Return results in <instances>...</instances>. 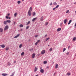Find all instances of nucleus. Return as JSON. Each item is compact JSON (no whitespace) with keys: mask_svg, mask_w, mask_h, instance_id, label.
<instances>
[{"mask_svg":"<svg viewBox=\"0 0 76 76\" xmlns=\"http://www.w3.org/2000/svg\"><path fill=\"white\" fill-rule=\"evenodd\" d=\"M32 7H30L28 13V15L29 16H31V12H32Z\"/></svg>","mask_w":76,"mask_h":76,"instance_id":"1","label":"nucleus"},{"mask_svg":"<svg viewBox=\"0 0 76 76\" xmlns=\"http://www.w3.org/2000/svg\"><path fill=\"white\" fill-rule=\"evenodd\" d=\"M9 29V26H8L7 25L6 26H5L4 30V31H6V30H7V29Z\"/></svg>","mask_w":76,"mask_h":76,"instance_id":"2","label":"nucleus"},{"mask_svg":"<svg viewBox=\"0 0 76 76\" xmlns=\"http://www.w3.org/2000/svg\"><path fill=\"white\" fill-rule=\"evenodd\" d=\"M45 53V50H43L41 51V54H44Z\"/></svg>","mask_w":76,"mask_h":76,"instance_id":"3","label":"nucleus"},{"mask_svg":"<svg viewBox=\"0 0 76 76\" xmlns=\"http://www.w3.org/2000/svg\"><path fill=\"white\" fill-rule=\"evenodd\" d=\"M37 70H38V68L37 67H35L34 70V72H35L37 71Z\"/></svg>","mask_w":76,"mask_h":76,"instance_id":"4","label":"nucleus"},{"mask_svg":"<svg viewBox=\"0 0 76 76\" xmlns=\"http://www.w3.org/2000/svg\"><path fill=\"white\" fill-rule=\"evenodd\" d=\"M40 72L41 73H43L44 72V70L43 69H41L40 70Z\"/></svg>","mask_w":76,"mask_h":76,"instance_id":"5","label":"nucleus"},{"mask_svg":"<svg viewBox=\"0 0 76 76\" xmlns=\"http://www.w3.org/2000/svg\"><path fill=\"white\" fill-rule=\"evenodd\" d=\"M19 35H20V34H17L16 36L14 37V38H18V37H19Z\"/></svg>","mask_w":76,"mask_h":76,"instance_id":"6","label":"nucleus"},{"mask_svg":"<svg viewBox=\"0 0 76 76\" xmlns=\"http://www.w3.org/2000/svg\"><path fill=\"white\" fill-rule=\"evenodd\" d=\"M35 53H33L32 55V58H34L35 57Z\"/></svg>","mask_w":76,"mask_h":76,"instance_id":"7","label":"nucleus"},{"mask_svg":"<svg viewBox=\"0 0 76 76\" xmlns=\"http://www.w3.org/2000/svg\"><path fill=\"white\" fill-rule=\"evenodd\" d=\"M40 20L41 21H43L44 20V17L42 16L40 18Z\"/></svg>","mask_w":76,"mask_h":76,"instance_id":"8","label":"nucleus"},{"mask_svg":"<svg viewBox=\"0 0 76 76\" xmlns=\"http://www.w3.org/2000/svg\"><path fill=\"white\" fill-rule=\"evenodd\" d=\"M2 76H6L7 75V74L6 73H3L2 74Z\"/></svg>","mask_w":76,"mask_h":76,"instance_id":"9","label":"nucleus"},{"mask_svg":"<svg viewBox=\"0 0 76 76\" xmlns=\"http://www.w3.org/2000/svg\"><path fill=\"white\" fill-rule=\"evenodd\" d=\"M50 39L49 37H48V38H46V40H45L44 42H46V41H47L48 40Z\"/></svg>","mask_w":76,"mask_h":76,"instance_id":"10","label":"nucleus"},{"mask_svg":"<svg viewBox=\"0 0 76 76\" xmlns=\"http://www.w3.org/2000/svg\"><path fill=\"white\" fill-rule=\"evenodd\" d=\"M0 46L3 48H4V47H5V45H1Z\"/></svg>","mask_w":76,"mask_h":76,"instance_id":"11","label":"nucleus"},{"mask_svg":"<svg viewBox=\"0 0 76 76\" xmlns=\"http://www.w3.org/2000/svg\"><path fill=\"white\" fill-rule=\"evenodd\" d=\"M67 19H66L64 20V22L65 24H66V22H67Z\"/></svg>","mask_w":76,"mask_h":76,"instance_id":"12","label":"nucleus"},{"mask_svg":"<svg viewBox=\"0 0 76 76\" xmlns=\"http://www.w3.org/2000/svg\"><path fill=\"white\" fill-rule=\"evenodd\" d=\"M3 31V29L2 28H0V32H2Z\"/></svg>","mask_w":76,"mask_h":76,"instance_id":"13","label":"nucleus"},{"mask_svg":"<svg viewBox=\"0 0 76 76\" xmlns=\"http://www.w3.org/2000/svg\"><path fill=\"white\" fill-rule=\"evenodd\" d=\"M37 18H33L32 20V22H34V21H35V20H36V19H37Z\"/></svg>","mask_w":76,"mask_h":76,"instance_id":"14","label":"nucleus"},{"mask_svg":"<svg viewBox=\"0 0 76 76\" xmlns=\"http://www.w3.org/2000/svg\"><path fill=\"white\" fill-rule=\"evenodd\" d=\"M61 30V28H59L57 29L58 32H59V31H60Z\"/></svg>","mask_w":76,"mask_h":76,"instance_id":"15","label":"nucleus"},{"mask_svg":"<svg viewBox=\"0 0 76 76\" xmlns=\"http://www.w3.org/2000/svg\"><path fill=\"white\" fill-rule=\"evenodd\" d=\"M55 68L56 69H57L58 68V64H57L56 65H55Z\"/></svg>","mask_w":76,"mask_h":76,"instance_id":"16","label":"nucleus"},{"mask_svg":"<svg viewBox=\"0 0 76 76\" xmlns=\"http://www.w3.org/2000/svg\"><path fill=\"white\" fill-rule=\"evenodd\" d=\"M15 72H13L11 75L10 76H14L15 75Z\"/></svg>","mask_w":76,"mask_h":76,"instance_id":"17","label":"nucleus"},{"mask_svg":"<svg viewBox=\"0 0 76 76\" xmlns=\"http://www.w3.org/2000/svg\"><path fill=\"white\" fill-rule=\"evenodd\" d=\"M6 21L7 22V23H10V22H11V21H10V20H7Z\"/></svg>","mask_w":76,"mask_h":76,"instance_id":"18","label":"nucleus"},{"mask_svg":"<svg viewBox=\"0 0 76 76\" xmlns=\"http://www.w3.org/2000/svg\"><path fill=\"white\" fill-rule=\"evenodd\" d=\"M30 23H31V22H30V21H28V23H26V25H29V24Z\"/></svg>","mask_w":76,"mask_h":76,"instance_id":"19","label":"nucleus"},{"mask_svg":"<svg viewBox=\"0 0 76 76\" xmlns=\"http://www.w3.org/2000/svg\"><path fill=\"white\" fill-rule=\"evenodd\" d=\"M71 22H72V20H70L69 21V22L68 23V25H70Z\"/></svg>","mask_w":76,"mask_h":76,"instance_id":"20","label":"nucleus"},{"mask_svg":"<svg viewBox=\"0 0 76 76\" xmlns=\"http://www.w3.org/2000/svg\"><path fill=\"white\" fill-rule=\"evenodd\" d=\"M33 50V48H31V49H29V51H31L32 52V51Z\"/></svg>","mask_w":76,"mask_h":76,"instance_id":"21","label":"nucleus"},{"mask_svg":"<svg viewBox=\"0 0 76 76\" xmlns=\"http://www.w3.org/2000/svg\"><path fill=\"white\" fill-rule=\"evenodd\" d=\"M35 15H36V13H35V12H33V16H34Z\"/></svg>","mask_w":76,"mask_h":76,"instance_id":"22","label":"nucleus"},{"mask_svg":"<svg viewBox=\"0 0 76 76\" xmlns=\"http://www.w3.org/2000/svg\"><path fill=\"white\" fill-rule=\"evenodd\" d=\"M53 5H57V3L56 2H54L53 3Z\"/></svg>","mask_w":76,"mask_h":76,"instance_id":"23","label":"nucleus"},{"mask_svg":"<svg viewBox=\"0 0 76 76\" xmlns=\"http://www.w3.org/2000/svg\"><path fill=\"white\" fill-rule=\"evenodd\" d=\"M23 26L22 25V24H20V28H22Z\"/></svg>","mask_w":76,"mask_h":76,"instance_id":"24","label":"nucleus"},{"mask_svg":"<svg viewBox=\"0 0 76 76\" xmlns=\"http://www.w3.org/2000/svg\"><path fill=\"white\" fill-rule=\"evenodd\" d=\"M24 55V52H23L21 53V56H23Z\"/></svg>","mask_w":76,"mask_h":76,"instance_id":"25","label":"nucleus"},{"mask_svg":"<svg viewBox=\"0 0 76 76\" xmlns=\"http://www.w3.org/2000/svg\"><path fill=\"white\" fill-rule=\"evenodd\" d=\"M18 14V13H15V14H14V16L15 17H16V15H17Z\"/></svg>","mask_w":76,"mask_h":76,"instance_id":"26","label":"nucleus"},{"mask_svg":"<svg viewBox=\"0 0 76 76\" xmlns=\"http://www.w3.org/2000/svg\"><path fill=\"white\" fill-rule=\"evenodd\" d=\"M76 37H75L73 39V41H75L76 40Z\"/></svg>","mask_w":76,"mask_h":76,"instance_id":"27","label":"nucleus"},{"mask_svg":"<svg viewBox=\"0 0 76 76\" xmlns=\"http://www.w3.org/2000/svg\"><path fill=\"white\" fill-rule=\"evenodd\" d=\"M22 44H21L19 46V48H22Z\"/></svg>","mask_w":76,"mask_h":76,"instance_id":"28","label":"nucleus"},{"mask_svg":"<svg viewBox=\"0 0 76 76\" xmlns=\"http://www.w3.org/2000/svg\"><path fill=\"white\" fill-rule=\"evenodd\" d=\"M47 63V61H45L43 62L44 64H46Z\"/></svg>","mask_w":76,"mask_h":76,"instance_id":"29","label":"nucleus"},{"mask_svg":"<svg viewBox=\"0 0 76 76\" xmlns=\"http://www.w3.org/2000/svg\"><path fill=\"white\" fill-rule=\"evenodd\" d=\"M52 50H53V48H51L49 49L50 51H52Z\"/></svg>","mask_w":76,"mask_h":76,"instance_id":"30","label":"nucleus"},{"mask_svg":"<svg viewBox=\"0 0 76 76\" xmlns=\"http://www.w3.org/2000/svg\"><path fill=\"white\" fill-rule=\"evenodd\" d=\"M67 75H68V76H70V73H67Z\"/></svg>","mask_w":76,"mask_h":76,"instance_id":"31","label":"nucleus"},{"mask_svg":"<svg viewBox=\"0 0 76 76\" xmlns=\"http://www.w3.org/2000/svg\"><path fill=\"white\" fill-rule=\"evenodd\" d=\"M9 48L7 47L6 48V50L7 51V50H9Z\"/></svg>","mask_w":76,"mask_h":76,"instance_id":"32","label":"nucleus"},{"mask_svg":"<svg viewBox=\"0 0 76 76\" xmlns=\"http://www.w3.org/2000/svg\"><path fill=\"white\" fill-rule=\"evenodd\" d=\"M4 24L5 25V24H7V21H4Z\"/></svg>","mask_w":76,"mask_h":76,"instance_id":"33","label":"nucleus"},{"mask_svg":"<svg viewBox=\"0 0 76 76\" xmlns=\"http://www.w3.org/2000/svg\"><path fill=\"white\" fill-rule=\"evenodd\" d=\"M69 13V10H68L66 12V13Z\"/></svg>","mask_w":76,"mask_h":76,"instance_id":"34","label":"nucleus"},{"mask_svg":"<svg viewBox=\"0 0 76 76\" xmlns=\"http://www.w3.org/2000/svg\"><path fill=\"white\" fill-rule=\"evenodd\" d=\"M66 48H64L63 49V52H64V51H66Z\"/></svg>","mask_w":76,"mask_h":76,"instance_id":"35","label":"nucleus"},{"mask_svg":"<svg viewBox=\"0 0 76 76\" xmlns=\"http://www.w3.org/2000/svg\"><path fill=\"white\" fill-rule=\"evenodd\" d=\"M59 7V5H58L55 7L56 8H58Z\"/></svg>","mask_w":76,"mask_h":76,"instance_id":"36","label":"nucleus"},{"mask_svg":"<svg viewBox=\"0 0 76 76\" xmlns=\"http://www.w3.org/2000/svg\"><path fill=\"white\" fill-rule=\"evenodd\" d=\"M34 37H35V38H37V37H38V35H36Z\"/></svg>","mask_w":76,"mask_h":76,"instance_id":"37","label":"nucleus"},{"mask_svg":"<svg viewBox=\"0 0 76 76\" xmlns=\"http://www.w3.org/2000/svg\"><path fill=\"white\" fill-rule=\"evenodd\" d=\"M29 28V26H27L26 27V29H28Z\"/></svg>","mask_w":76,"mask_h":76,"instance_id":"38","label":"nucleus"},{"mask_svg":"<svg viewBox=\"0 0 76 76\" xmlns=\"http://www.w3.org/2000/svg\"><path fill=\"white\" fill-rule=\"evenodd\" d=\"M20 3V1H18L17 2V3H18V4H19V3Z\"/></svg>","mask_w":76,"mask_h":76,"instance_id":"39","label":"nucleus"},{"mask_svg":"<svg viewBox=\"0 0 76 76\" xmlns=\"http://www.w3.org/2000/svg\"><path fill=\"white\" fill-rule=\"evenodd\" d=\"M40 41V40H37V43H38V42H39Z\"/></svg>","mask_w":76,"mask_h":76,"instance_id":"40","label":"nucleus"},{"mask_svg":"<svg viewBox=\"0 0 76 76\" xmlns=\"http://www.w3.org/2000/svg\"><path fill=\"white\" fill-rule=\"evenodd\" d=\"M37 44L38 43L37 42L35 43V45H37Z\"/></svg>","mask_w":76,"mask_h":76,"instance_id":"41","label":"nucleus"},{"mask_svg":"<svg viewBox=\"0 0 76 76\" xmlns=\"http://www.w3.org/2000/svg\"><path fill=\"white\" fill-rule=\"evenodd\" d=\"M69 52H67L66 53V55H69Z\"/></svg>","mask_w":76,"mask_h":76,"instance_id":"42","label":"nucleus"},{"mask_svg":"<svg viewBox=\"0 0 76 76\" xmlns=\"http://www.w3.org/2000/svg\"><path fill=\"white\" fill-rule=\"evenodd\" d=\"M56 72H55L53 76H55L56 75Z\"/></svg>","mask_w":76,"mask_h":76,"instance_id":"43","label":"nucleus"},{"mask_svg":"<svg viewBox=\"0 0 76 76\" xmlns=\"http://www.w3.org/2000/svg\"><path fill=\"white\" fill-rule=\"evenodd\" d=\"M56 9V7L55 8H54L53 9V10H55V9Z\"/></svg>","mask_w":76,"mask_h":76,"instance_id":"44","label":"nucleus"},{"mask_svg":"<svg viewBox=\"0 0 76 76\" xmlns=\"http://www.w3.org/2000/svg\"><path fill=\"white\" fill-rule=\"evenodd\" d=\"M48 22H47L46 23V25H48Z\"/></svg>","mask_w":76,"mask_h":76,"instance_id":"45","label":"nucleus"},{"mask_svg":"<svg viewBox=\"0 0 76 76\" xmlns=\"http://www.w3.org/2000/svg\"><path fill=\"white\" fill-rule=\"evenodd\" d=\"M52 5V2H51L50 4V6H51Z\"/></svg>","mask_w":76,"mask_h":76,"instance_id":"46","label":"nucleus"},{"mask_svg":"<svg viewBox=\"0 0 76 76\" xmlns=\"http://www.w3.org/2000/svg\"><path fill=\"white\" fill-rule=\"evenodd\" d=\"M6 19H8V16H6Z\"/></svg>","mask_w":76,"mask_h":76,"instance_id":"47","label":"nucleus"},{"mask_svg":"<svg viewBox=\"0 0 76 76\" xmlns=\"http://www.w3.org/2000/svg\"><path fill=\"white\" fill-rule=\"evenodd\" d=\"M47 36V34H46L45 36V37H46Z\"/></svg>","mask_w":76,"mask_h":76,"instance_id":"48","label":"nucleus"},{"mask_svg":"<svg viewBox=\"0 0 76 76\" xmlns=\"http://www.w3.org/2000/svg\"><path fill=\"white\" fill-rule=\"evenodd\" d=\"M70 48V46H68V49H69Z\"/></svg>","mask_w":76,"mask_h":76,"instance_id":"49","label":"nucleus"},{"mask_svg":"<svg viewBox=\"0 0 76 76\" xmlns=\"http://www.w3.org/2000/svg\"><path fill=\"white\" fill-rule=\"evenodd\" d=\"M10 15V13H9L7 14V16H9Z\"/></svg>","mask_w":76,"mask_h":76,"instance_id":"50","label":"nucleus"},{"mask_svg":"<svg viewBox=\"0 0 76 76\" xmlns=\"http://www.w3.org/2000/svg\"><path fill=\"white\" fill-rule=\"evenodd\" d=\"M76 26V23H75V26Z\"/></svg>","mask_w":76,"mask_h":76,"instance_id":"51","label":"nucleus"},{"mask_svg":"<svg viewBox=\"0 0 76 76\" xmlns=\"http://www.w3.org/2000/svg\"><path fill=\"white\" fill-rule=\"evenodd\" d=\"M14 63H16V61H14Z\"/></svg>","mask_w":76,"mask_h":76,"instance_id":"52","label":"nucleus"},{"mask_svg":"<svg viewBox=\"0 0 76 76\" xmlns=\"http://www.w3.org/2000/svg\"><path fill=\"white\" fill-rule=\"evenodd\" d=\"M49 67H48V66L47 67V68H46V69H48V68H49Z\"/></svg>","mask_w":76,"mask_h":76,"instance_id":"53","label":"nucleus"},{"mask_svg":"<svg viewBox=\"0 0 76 76\" xmlns=\"http://www.w3.org/2000/svg\"><path fill=\"white\" fill-rule=\"evenodd\" d=\"M40 69H42V67H40Z\"/></svg>","mask_w":76,"mask_h":76,"instance_id":"54","label":"nucleus"},{"mask_svg":"<svg viewBox=\"0 0 76 76\" xmlns=\"http://www.w3.org/2000/svg\"><path fill=\"white\" fill-rule=\"evenodd\" d=\"M15 22H14V25H15Z\"/></svg>","mask_w":76,"mask_h":76,"instance_id":"55","label":"nucleus"},{"mask_svg":"<svg viewBox=\"0 0 76 76\" xmlns=\"http://www.w3.org/2000/svg\"><path fill=\"white\" fill-rule=\"evenodd\" d=\"M35 76H38V75H35Z\"/></svg>","mask_w":76,"mask_h":76,"instance_id":"56","label":"nucleus"},{"mask_svg":"<svg viewBox=\"0 0 76 76\" xmlns=\"http://www.w3.org/2000/svg\"><path fill=\"white\" fill-rule=\"evenodd\" d=\"M9 19H10V18L9 17Z\"/></svg>","mask_w":76,"mask_h":76,"instance_id":"57","label":"nucleus"},{"mask_svg":"<svg viewBox=\"0 0 76 76\" xmlns=\"http://www.w3.org/2000/svg\"><path fill=\"white\" fill-rule=\"evenodd\" d=\"M76 2H75L74 3V4H76Z\"/></svg>","mask_w":76,"mask_h":76,"instance_id":"58","label":"nucleus"},{"mask_svg":"<svg viewBox=\"0 0 76 76\" xmlns=\"http://www.w3.org/2000/svg\"><path fill=\"white\" fill-rule=\"evenodd\" d=\"M22 1H24V0H22Z\"/></svg>","mask_w":76,"mask_h":76,"instance_id":"59","label":"nucleus"},{"mask_svg":"<svg viewBox=\"0 0 76 76\" xmlns=\"http://www.w3.org/2000/svg\"><path fill=\"white\" fill-rule=\"evenodd\" d=\"M61 1H63V0H60Z\"/></svg>","mask_w":76,"mask_h":76,"instance_id":"60","label":"nucleus"},{"mask_svg":"<svg viewBox=\"0 0 76 76\" xmlns=\"http://www.w3.org/2000/svg\"><path fill=\"white\" fill-rule=\"evenodd\" d=\"M48 46H50V45H48Z\"/></svg>","mask_w":76,"mask_h":76,"instance_id":"61","label":"nucleus"}]
</instances>
